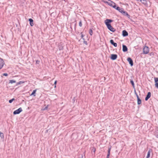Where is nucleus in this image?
Returning a JSON list of instances; mask_svg holds the SVG:
<instances>
[{
    "mask_svg": "<svg viewBox=\"0 0 158 158\" xmlns=\"http://www.w3.org/2000/svg\"><path fill=\"white\" fill-rule=\"evenodd\" d=\"M89 33L90 35H93V31L92 29H90L89 31Z\"/></svg>",
    "mask_w": 158,
    "mask_h": 158,
    "instance_id": "25",
    "label": "nucleus"
},
{
    "mask_svg": "<svg viewBox=\"0 0 158 158\" xmlns=\"http://www.w3.org/2000/svg\"><path fill=\"white\" fill-rule=\"evenodd\" d=\"M152 152V149H149L148 150V152L147 155V156L149 157H150V152Z\"/></svg>",
    "mask_w": 158,
    "mask_h": 158,
    "instance_id": "17",
    "label": "nucleus"
},
{
    "mask_svg": "<svg viewBox=\"0 0 158 158\" xmlns=\"http://www.w3.org/2000/svg\"><path fill=\"white\" fill-rule=\"evenodd\" d=\"M4 64V62L3 60L0 58V69L2 68Z\"/></svg>",
    "mask_w": 158,
    "mask_h": 158,
    "instance_id": "5",
    "label": "nucleus"
},
{
    "mask_svg": "<svg viewBox=\"0 0 158 158\" xmlns=\"http://www.w3.org/2000/svg\"><path fill=\"white\" fill-rule=\"evenodd\" d=\"M113 6H112V5H112V6H111L113 7V8H114L115 9H116V8L117 6L116 5V3H113Z\"/></svg>",
    "mask_w": 158,
    "mask_h": 158,
    "instance_id": "23",
    "label": "nucleus"
},
{
    "mask_svg": "<svg viewBox=\"0 0 158 158\" xmlns=\"http://www.w3.org/2000/svg\"><path fill=\"white\" fill-rule=\"evenodd\" d=\"M122 14L125 16H127L128 18H130V16L128 14V13L126 11H124L123 12Z\"/></svg>",
    "mask_w": 158,
    "mask_h": 158,
    "instance_id": "14",
    "label": "nucleus"
},
{
    "mask_svg": "<svg viewBox=\"0 0 158 158\" xmlns=\"http://www.w3.org/2000/svg\"><path fill=\"white\" fill-rule=\"evenodd\" d=\"M141 2L143 4H145L147 3L146 0H141Z\"/></svg>",
    "mask_w": 158,
    "mask_h": 158,
    "instance_id": "30",
    "label": "nucleus"
},
{
    "mask_svg": "<svg viewBox=\"0 0 158 158\" xmlns=\"http://www.w3.org/2000/svg\"><path fill=\"white\" fill-rule=\"evenodd\" d=\"M58 47L59 50H63L64 49V46L61 44H59Z\"/></svg>",
    "mask_w": 158,
    "mask_h": 158,
    "instance_id": "13",
    "label": "nucleus"
},
{
    "mask_svg": "<svg viewBox=\"0 0 158 158\" xmlns=\"http://www.w3.org/2000/svg\"><path fill=\"white\" fill-rule=\"evenodd\" d=\"M25 82V81H19L16 83V85H20L24 83Z\"/></svg>",
    "mask_w": 158,
    "mask_h": 158,
    "instance_id": "21",
    "label": "nucleus"
},
{
    "mask_svg": "<svg viewBox=\"0 0 158 158\" xmlns=\"http://www.w3.org/2000/svg\"><path fill=\"white\" fill-rule=\"evenodd\" d=\"M151 96V93L150 92H148L146 97L145 98V100L147 101L150 98Z\"/></svg>",
    "mask_w": 158,
    "mask_h": 158,
    "instance_id": "10",
    "label": "nucleus"
},
{
    "mask_svg": "<svg viewBox=\"0 0 158 158\" xmlns=\"http://www.w3.org/2000/svg\"><path fill=\"white\" fill-rule=\"evenodd\" d=\"M149 158V157L147 156L146 158Z\"/></svg>",
    "mask_w": 158,
    "mask_h": 158,
    "instance_id": "47",
    "label": "nucleus"
},
{
    "mask_svg": "<svg viewBox=\"0 0 158 158\" xmlns=\"http://www.w3.org/2000/svg\"><path fill=\"white\" fill-rule=\"evenodd\" d=\"M110 156V155H109V154H107V156H106V158H109Z\"/></svg>",
    "mask_w": 158,
    "mask_h": 158,
    "instance_id": "43",
    "label": "nucleus"
},
{
    "mask_svg": "<svg viewBox=\"0 0 158 158\" xmlns=\"http://www.w3.org/2000/svg\"><path fill=\"white\" fill-rule=\"evenodd\" d=\"M83 43L84 44H85L86 45H87V43L86 41H85V40H84Z\"/></svg>",
    "mask_w": 158,
    "mask_h": 158,
    "instance_id": "40",
    "label": "nucleus"
},
{
    "mask_svg": "<svg viewBox=\"0 0 158 158\" xmlns=\"http://www.w3.org/2000/svg\"><path fill=\"white\" fill-rule=\"evenodd\" d=\"M57 82V81L56 80L55 81L54 83V85H55V87H56V84Z\"/></svg>",
    "mask_w": 158,
    "mask_h": 158,
    "instance_id": "37",
    "label": "nucleus"
},
{
    "mask_svg": "<svg viewBox=\"0 0 158 158\" xmlns=\"http://www.w3.org/2000/svg\"><path fill=\"white\" fill-rule=\"evenodd\" d=\"M130 82L132 86H133V88H135V85L134 83V82L132 80H130Z\"/></svg>",
    "mask_w": 158,
    "mask_h": 158,
    "instance_id": "19",
    "label": "nucleus"
},
{
    "mask_svg": "<svg viewBox=\"0 0 158 158\" xmlns=\"http://www.w3.org/2000/svg\"><path fill=\"white\" fill-rule=\"evenodd\" d=\"M149 52V48L148 47L145 46L143 48V54H147Z\"/></svg>",
    "mask_w": 158,
    "mask_h": 158,
    "instance_id": "2",
    "label": "nucleus"
},
{
    "mask_svg": "<svg viewBox=\"0 0 158 158\" xmlns=\"http://www.w3.org/2000/svg\"><path fill=\"white\" fill-rule=\"evenodd\" d=\"M118 11H119L122 14L123 13V12L124 11V10H123V8H120V10H118Z\"/></svg>",
    "mask_w": 158,
    "mask_h": 158,
    "instance_id": "28",
    "label": "nucleus"
},
{
    "mask_svg": "<svg viewBox=\"0 0 158 158\" xmlns=\"http://www.w3.org/2000/svg\"><path fill=\"white\" fill-rule=\"evenodd\" d=\"M111 147H112L110 145V147L108 148L107 154L110 155V150H111Z\"/></svg>",
    "mask_w": 158,
    "mask_h": 158,
    "instance_id": "22",
    "label": "nucleus"
},
{
    "mask_svg": "<svg viewBox=\"0 0 158 158\" xmlns=\"http://www.w3.org/2000/svg\"><path fill=\"white\" fill-rule=\"evenodd\" d=\"M137 102L138 105H139L141 104L142 101L139 98H137Z\"/></svg>",
    "mask_w": 158,
    "mask_h": 158,
    "instance_id": "16",
    "label": "nucleus"
},
{
    "mask_svg": "<svg viewBox=\"0 0 158 158\" xmlns=\"http://www.w3.org/2000/svg\"><path fill=\"white\" fill-rule=\"evenodd\" d=\"M22 111H23V110H22V108L20 107V108H19L18 109H17V110L14 111L13 112V114L14 115L19 114L20 112H21Z\"/></svg>",
    "mask_w": 158,
    "mask_h": 158,
    "instance_id": "3",
    "label": "nucleus"
},
{
    "mask_svg": "<svg viewBox=\"0 0 158 158\" xmlns=\"http://www.w3.org/2000/svg\"><path fill=\"white\" fill-rule=\"evenodd\" d=\"M16 26L17 27H18V25H17V24H16Z\"/></svg>",
    "mask_w": 158,
    "mask_h": 158,
    "instance_id": "48",
    "label": "nucleus"
},
{
    "mask_svg": "<svg viewBox=\"0 0 158 158\" xmlns=\"http://www.w3.org/2000/svg\"><path fill=\"white\" fill-rule=\"evenodd\" d=\"M110 43L111 44L113 45L115 47H116L117 46V44L116 43L114 42L113 40H110Z\"/></svg>",
    "mask_w": 158,
    "mask_h": 158,
    "instance_id": "11",
    "label": "nucleus"
},
{
    "mask_svg": "<svg viewBox=\"0 0 158 158\" xmlns=\"http://www.w3.org/2000/svg\"><path fill=\"white\" fill-rule=\"evenodd\" d=\"M16 82V81L14 80H11L9 81V83L12 84Z\"/></svg>",
    "mask_w": 158,
    "mask_h": 158,
    "instance_id": "20",
    "label": "nucleus"
},
{
    "mask_svg": "<svg viewBox=\"0 0 158 158\" xmlns=\"http://www.w3.org/2000/svg\"><path fill=\"white\" fill-rule=\"evenodd\" d=\"M79 25L80 27H81L82 26V21L81 20H80L79 23Z\"/></svg>",
    "mask_w": 158,
    "mask_h": 158,
    "instance_id": "32",
    "label": "nucleus"
},
{
    "mask_svg": "<svg viewBox=\"0 0 158 158\" xmlns=\"http://www.w3.org/2000/svg\"><path fill=\"white\" fill-rule=\"evenodd\" d=\"M18 30H19V28H18Z\"/></svg>",
    "mask_w": 158,
    "mask_h": 158,
    "instance_id": "49",
    "label": "nucleus"
},
{
    "mask_svg": "<svg viewBox=\"0 0 158 158\" xmlns=\"http://www.w3.org/2000/svg\"><path fill=\"white\" fill-rule=\"evenodd\" d=\"M15 99L14 98H13L10 100L9 101V103H12V102L15 101Z\"/></svg>",
    "mask_w": 158,
    "mask_h": 158,
    "instance_id": "27",
    "label": "nucleus"
},
{
    "mask_svg": "<svg viewBox=\"0 0 158 158\" xmlns=\"http://www.w3.org/2000/svg\"><path fill=\"white\" fill-rule=\"evenodd\" d=\"M113 22V20L111 19H107L105 21V23L106 26L110 25V23Z\"/></svg>",
    "mask_w": 158,
    "mask_h": 158,
    "instance_id": "1",
    "label": "nucleus"
},
{
    "mask_svg": "<svg viewBox=\"0 0 158 158\" xmlns=\"http://www.w3.org/2000/svg\"><path fill=\"white\" fill-rule=\"evenodd\" d=\"M103 2H104L105 3H108V1H110V0H102Z\"/></svg>",
    "mask_w": 158,
    "mask_h": 158,
    "instance_id": "35",
    "label": "nucleus"
},
{
    "mask_svg": "<svg viewBox=\"0 0 158 158\" xmlns=\"http://www.w3.org/2000/svg\"><path fill=\"white\" fill-rule=\"evenodd\" d=\"M81 37L82 39H83V40H85V39L84 38V35L83 34V32H81Z\"/></svg>",
    "mask_w": 158,
    "mask_h": 158,
    "instance_id": "26",
    "label": "nucleus"
},
{
    "mask_svg": "<svg viewBox=\"0 0 158 158\" xmlns=\"http://www.w3.org/2000/svg\"><path fill=\"white\" fill-rule=\"evenodd\" d=\"M48 105H47L46 106L45 108L44 109V110H46L48 108Z\"/></svg>",
    "mask_w": 158,
    "mask_h": 158,
    "instance_id": "42",
    "label": "nucleus"
},
{
    "mask_svg": "<svg viewBox=\"0 0 158 158\" xmlns=\"http://www.w3.org/2000/svg\"><path fill=\"white\" fill-rule=\"evenodd\" d=\"M107 27L110 31L112 32H114L116 31V30L111 26V24L107 26Z\"/></svg>",
    "mask_w": 158,
    "mask_h": 158,
    "instance_id": "6",
    "label": "nucleus"
},
{
    "mask_svg": "<svg viewBox=\"0 0 158 158\" xmlns=\"http://www.w3.org/2000/svg\"><path fill=\"white\" fill-rule=\"evenodd\" d=\"M122 50L123 52H126L128 51V48L127 46L124 44L122 45Z\"/></svg>",
    "mask_w": 158,
    "mask_h": 158,
    "instance_id": "9",
    "label": "nucleus"
},
{
    "mask_svg": "<svg viewBox=\"0 0 158 158\" xmlns=\"http://www.w3.org/2000/svg\"><path fill=\"white\" fill-rule=\"evenodd\" d=\"M40 63V61L38 60H36V64H39Z\"/></svg>",
    "mask_w": 158,
    "mask_h": 158,
    "instance_id": "36",
    "label": "nucleus"
},
{
    "mask_svg": "<svg viewBox=\"0 0 158 158\" xmlns=\"http://www.w3.org/2000/svg\"><path fill=\"white\" fill-rule=\"evenodd\" d=\"M154 81L158 82V77H154Z\"/></svg>",
    "mask_w": 158,
    "mask_h": 158,
    "instance_id": "33",
    "label": "nucleus"
},
{
    "mask_svg": "<svg viewBox=\"0 0 158 158\" xmlns=\"http://www.w3.org/2000/svg\"><path fill=\"white\" fill-rule=\"evenodd\" d=\"M155 86L158 89V82H155Z\"/></svg>",
    "mask_w": 158,
    "mask_h": 158,
    "instance_id": "29",
    "label": "nucleus"
},
{
    "mask_svg": "<svg viewBox=\"0 0 158 158\" xmlns=\"http://www.w3.org/2000/svg\"><path fill=\"white\" fill-rule=\"evenodd\" d=\"M75 22H76V23H75V25H74V29H75V30L76 29V26H77V23H76V21H75Z\"/></svg>",
    "mask_w": 158,
    "mask_h": 158,
    "instance_id": "41",
    "label": "nucleus"
},
{
    "mask_svg": "<svg viewBox=\"0 0 158 158\" xmlns=\"http://www.w3.org/2000/svg\"><path fill=\"white\" fill-rule=\"evenodd\" d=\"M37 89L34 90L31 94L30 95L31 96H35L36 95V92L37 90Z\"/></svg>",
    "mask_w": 158,
    "mask_h": 158,
    "instance_id": "15",
    "label": "nucleus"
},
{
    "mask_svg": "<svg viewBox=\"0 0 158 158\" xmlns=\"http://www.w3.org/2000/svg\"><path fill=\"white\" fill-rule=\"evenodd\" d=\"M0 136L2 139H4V134L1 132H0Z\"/></svg>",
    "mask_w": 158,
    "mask_h": 158,
    "instance_id": "24",
    "label": "nucleus"
},
{
    "mask_svg": "<svg viewBox=\"0 0 158 158\" xmlns=\"http://www.w3.org/2000/svg\"><path fill=\"white\" fill-rule=\"evenodd\" d=\"M92 151H93L94 153L96 151V148L94 147H93L92 149Z\"/></svg>",
    "mask_w": 158,
    "mask_h": 158,
    "instance_id": "34",
    "label": "nucleus"
},
{
    "mask_svg": "<svg viewBox=\"0 0 158 158\" xmlns=\"http://www.w3.org/2000/svg\"><path fill=\"white\" fill-rule=\"evenodd\" d=\"M155 135L156 138H158V135L155 134Z\"/></svg>",
    "mask_w": 158,
    "mask_h": 158,
    "instance_id": "45",
    "label": "nucleus"
},
{
    "mask_svg": "<svg viewBox=\"0 0 158 158\" xmlns=\"http://www.w3.org/2000/svg\"><path fill=\"white\" fill-rule=\"evenodd\" d=\"M117 55L116 54H112L111 55L110 59L112 60H115L117 58Z\"/></svg>",
    "mask_w": 158,
    "mask_h": 158,
    "instance_id": "7",
    "label": "nucleus"
},
{
    "mask_svg": "<svg viewBox=\"0 0 158 158\" xmlns=\"http://www.w3.org/2000/svg\"><path fill=\"white\" fill-rule=\"evenodd\" d=\"M134 93H135V95L136 96L137 98H139V97L138 94H137V93H136V91L135 90Z\"/></svg>",
    "mask_w": 158,
    "mask_h": 158,
    "instance_id": "31",
    "label": "nucleus"
},
{
    "mask_svg": "<svg viewBox=\"0 0 158 158\" xmlns=\"http://www.w3.org/2000/svg\"><path fill=\"white\" fill-rule=\"evenodd\" d=\"M8 74L7 73H4L3 74V75L5 76H7Z\"/></svg>",
    "mask_w": 158,
    "mask_h": 158,
    "instance_id": "38",
    "label": "nucleus"
},
{
    "mask_svg": "<svg viewBox=\"0 0 158 158\" xmlns=\"http://www.w3.org/2000/svg\"><path fill=\"white\" fill-rule=\"evenodd\" d=\"M150 56H152L154 55V53L153 52H151L150 53Z\"/></svg>",
    "mask_w": 158,
    "mask_h": 158,
    "instance_id": "44",
    "label": "nucleus"
},
{
    "mask_svg": "<svg viewBox=\"0 0 158 158\" xmlns=\"http://www.w3.org/2000/svg\"><path fill=\"white\" fill-rule=\"evenodd\" d=\"M120 7L118 6H117L116 8V9L117 10H120Z\"/></svg>",
    "mask_w": 158,
    "mask_h": 158,
    "instance_id": "39",
    "label": "nucleus"
},
{
    "mask_svg": "<svg viewBox=\"0 0 158 158\" xmlns=\"http://www.w3.org/2000/svg\"><path fill=\"white\" fill-rule=\"evenodd\" d=\"M110 2H108V3H107V4L109 5V6H111V5H112V6H113V3H115L114 2H112V1L110 0L109 1Z\"/></svg>",
    "mask_w": 158,
    "mask_h": 158,
    "instance_id": "18",
    "label": "nucleus"
},
{
    "mask_svg": "<svg viewBox=\"0 0 158 158\" xmlns=\"http://www.w3.org/2000/svg\"><path fill=\"white\" fill-rule=\"evenodd\" d=\"M48 130H49L48 129L46 130V131H45V133L48 132Z\"/></svg>",
    "mask_w": 158,
    "mask_h": 158,
    "instance_id": "46",
    "label": "nucleus"
},
{
    "mask_svg": "<svg viewBox=\"0 0 158 158\" xmlns=\"http://www.w3.org/2000/svg\"><path fill=\"white\" fill-rule=\"evenodd\" d=\"M128 35V32L126 30H123L122 31V35L123 37H126Z\"/></svg>",
    "mask_w": 158,
    "mask_h": 158,
    "instance_id": "8",
    "label": "nucleus"
},
{
    "mask_svg": "<svg viewBox=\"0 0 158 158\" xmlns=\"http://www.w3.org/2000/svg\"><path fill=\"white\" fill-rule=\"evenodd\" d=\"M127 60L128 61V62H129V64L131 66H132L133 65V61L132 60V59L130 57H128L127 59Z\"/></svg>",
    "mask_w": 158,
    "mask_h": 158,
    "instance_id": "4",
    "label": "nucleus"
},
{
    "mask_svg": "<svg viewBox=\"0 0 158 158\" xmlns=\"http://www.w3.org/2000/svg\"><path fill=\"white\" fill-rule=\"evenodd\" d=\"M28 21L30 22V24L31 26H33L34 25L33 20L31 18L28 19Z\"/></svg>",
    "mask_w": 158,
    "mask_h": 158,
    "instance_id": "12",
    "label": "nucleus"
}]
</instances>
